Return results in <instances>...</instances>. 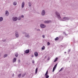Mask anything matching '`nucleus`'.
Masks as SVG:
<instances>
[{"instance_id":"obj_27","label":"nucleus","mask_w":78,"mask_h":78,"mask_svg":"<svg viewBox=\"0 0 78 78\" xmlns=\"http://www.w3.org/2000/svg\"><path fill=\"white\" fill-rule=\"evenodd\" d=\"M18 77H20V76H21V74H20L18 75Z\"/></svg>"},{"instance_id":"obj_7","label":"nucleus","mask_w":78,"mask_h":78,"mask_svg":"<svg viewBox=\"0 0 78 78\" xmlns=\"http://www.w3.org/2000/svg\"><path fill=\"white\" fill-rule=\"evenodd\" d=\"M50 22H51V21H44V23H50Z\"/></svg>"},{"instance_id":"obj_11","label":"nucleus","mask_w":78,"mask_h":78,"mask_svg":"<svg viewBox=\"0 0 78 78\" xmlns=\"http://www.w3.org/2000/svg\"><path fill=\"white\" fill-rule=\"evenodd\" d=\"M8 14H9V12H8V11H6L5 15L6 16H8Z\"/></svg>"},{"instance_id":"obj_17","label":"nucleus","mask_w":78,"mask_h":78,"mask_svg":"<svg viewBox=\"0 0 78 78\" xmlns=\"http://www.w3.org/2000/svg\"><path fill=\"white\" fill-rule=\"evenodd\" d=\"M18 54H17V53H16V54H15V56H16V57H17V56H18Z\"/></svg>"},{"instance_id":"obj_2","label":"nucleus","mask_w":78,"mask_h":78,"mask_svg":"<svg viewBox=\"0 0 78 78\" xmlns=\"http://www.w3.org/2000/svg\"><path fill=\"white\" fill-rule=\"evenodd\" d=\"M57 65H58L57 64H56V65H55V66H54V67L53 69V72H54V71H55V69H56L57 66Z\"/></svg>"},{"instance_id":"obj_4","label":"nucleus","mask_w":78,"mask_h":78,"mask_svg":"<svg viewBox=\"0 0 78 78\" xmlns=\"http://www.w3.org/2000/svg\"><path fill=\"white\" fill-rule=\"evenodd\" d=\"M40 27L41 28H45V25L44 24H42L40 25Z\"/></svg>"},{"instance_id":"obj_18","label":"nucleus","mask_w":78,"mask_h":78,"mask_svg":"<svg viewBox=\"0 0 78 78\" xmlns=\"http://www.w3.org/2000/svg\"><path fill=\"white\" fill-rule=\"evenodd\" d=\"M47 75H48V70L47 71L46 73L45 74V76Z\"/></svg>"},{"instance_id":"obj_34","label":"nucleus","mask_w":78,"mask_h":78,"mask_svg":"<svg viewBox=\"0 0 78 78\" xmlns=\"http://www.w3.org/2000/svg\"><path fill=\"white\" fill-rule=\"evenodd\" d=\"M32 63H33V64H34V61H33L32 62Z\"/></svg>"},{"instance_id":"obj_31","label":"nucleus","mask_w":78,"mask_h":78,"mask_svg":"<svg viewBox=\"0 0 78 78\" xmlns=\"http://www.w3.org/2000/svg\"><path fill=\"white\" fill-rule=\"evenodd\" d=\"M21 17H22V18H23L24 16L23 15H22V16H21Z\"/></svg>"},{"instance_id":"obj_9","label":"nucleus","mask_w":78,"mask_h":78,"mask_svg":"<svg viewBox=\"0 0 78 78\" xmlns=\"http://www.w3.org/2000/svg\"><path fill=\"white\" fill-rule=\"evenodd\" d=\"M16 58H14L13 60V62H15L16 61Z\"/></svg>"},{"instance_id":"obj_1","label":"nucleus","mask_w":78,"mask_h":78,"mask_svg":"<svg viewBox=\"0 0 78 78\" xmlns=\"http://www.w3.org/2000/svg\"><path fill=\"white\" fill-rule=\"evenodd\" d=\"M55 14H56V16H57L58 18L59 19H61V16H60V14L59 13H58V12H55Z\"/></svg>"},{"instance_id":"obj_33","label":"nucleus","mask_w":78,"mask_h":78,"mask_svg":"<svg viewBox=\"0 0 78 78\" xmlns=\"http://www.w3.org/2000/svg\"><path fill=\"white\" fill-rule=\"evenodd\" d=\"M34 57V56L33 55H31V57L32 58H33Z\"/></svg>"},{"instance_id":"obj_25","label":"nucleus","mask_w":78,"mask_h":78,"mask_svg":"<svg viewBox=\"0 0 78 78\" xmlns=\"http://www.w3.org/2000/svg\"><path fill=\"white\" fill-rule=\"evenodd\" d=\"M63 19H65V20H66V19H67V17H64L63 18Z\"/></svg>"},{"instance_id":"obj_16","label":"nucleus","mask_w":78,"mask_h":78,"mask_svg":"<svg viewBox=\"0 0 78 78\" xmlns=\"http://www.w3.org/2000/svg\"><path fill=\"white\" fill-rule=\"evenodd\" d=\"M59 40V38L58 37H57L55 39V41H58Z\"/></svg>"},{"instance_id":"obj_5","label":"nucleus","mask_w":78,"mask_h":78,"mask_svg":"<svg viewBox=\"0 0 78 78\" xmlns=\"http://www.w3.org/2000/svg\"><path fill=\"white\" fill-rule=\"evenodd\" d=\"M45 14V11H44V10H43L42 11V16H44Z\"/></svg>"},{"instance_id":"obj_21","label":"nucleus","mask_w":78,"mask_h":78,"mask_svg":"<svg viewBox=\"0 0 78 78\" xmlns=\"http://www.w3.org/2000/svg\"><path fill=\"white\" fill-rule=\"evenodd\" d=\"M45 78H49V76L48 75H46L45 76Z\"/></svg>"},{"instance_id":"obj_24","label":"nucleus","mask_w":78,"mask_h":78,"mask_svg":"<svg viewBox=\"0 0 78 78\" xmlns=\"http://www.w3.org/2000/svg\"><path fill=\"white\" fill-rule=\"evenodd\" d=\"M63 70V68H62L59 71V72H61V71H62Z\"/></svg>"},{"instance_id":"obj_6","label":"nucleus","mask_w":78,"mask_h":78,"mask_svg":"<svg viewBox=\"0 0 78 78\" xmlns=\"http://www.w3.org/2000/svg\"><path fill=\"white\" fill-rule=\"evenodd\" d=\"M34 55L35 56H38V53L37 52H35L34 53Z\"/></svg>"},{"instance_id":"obj_19","label":"nucleus","mask_w":78,"mask_h":78,"mask_svg":"<svg viewBox=\"0 0 78 78\" xmlns=\"http://www.w3.org/2000/svg\"><path fill=\"white\" fill-rule=\"evenodd\" d=\"M13 5H15V6L17 5V2H13Z\"/></svg>"},{"instance_id":"obj_29","label":"nucleus","mask_w":78,"mask_h":78,"mask_svg":"<svg viewBox=\"0 0 78 78\" xmlns=\"http://www.w3.org/2000/svg\"><path fill=\"white\" fill-rule=\"evenodd\" d=\"M42 37H43V38H44L45 37V35H43Z\"/></svg>"},{"instance_id":"obj_8","label":"nucleus","mask_w":78,"mask_h":78,"mask_svg":"<svg viewBox=\"0 0 78 78\" xmlns=\"http://www.w3.org/2000/svg\"><path fill=\"white\" fill-rule=\"evenodd\" d=\"M24 5H25V3H24V2H23L22 4V8H23L24 7Z\"/></svg>"},{"instance_id":"obj_35","label":"nucleus","mask_w":78,"mask_h":78,"mask_svg":"<svg viewBox=\"0 0 78 78\" xmlns=\"http://www.w3.org/2000/svg\"><path fill=\"white\" fill-rule=\"evenodd\" d=\"M66 53V52H65V53Z\"/></svg>"},{"instance_id":"obj_20","label":"nucleus","mask_w":78,"mask_h":78,"mask_svg":"<svg viewBox=\"0 0 78 78\" xmlns=\"http://www.w3.org/2000/svg\"><path fill=\"white\" fill-rule=\"evenodd\" d=\"M41 49L42 50H44L45 49V46H43V47H42L41 48Z\"/></svg>"},{"instance_id":"obj_23","label":"nucleus","mask_w":78,"mask_h":78,"mask_svg":"<svg viewBox=\"0 0 78 78\" xmlns=\"http://www.w3.org/2000/svg\"><path fill=\"white\" fill-rule=\"evenodd\" d=\"M20 19H21V17H19L18 18V20H20Z\"/></svg>"},{"instance_id":"obj_13","label":"nucleus","mask_w":78,"mask_h":78,"mask_svg":"<svg viewBox=\"0 0 78 78\" xmlns=\"http://www.w3.org/2000/svg\"><path fill=\"white\" fill-rule=\"evenodd\" d=\"M15 35H16V37H19V35L18 34V33H16Z\"/></svg>"},{"instance_id":"obj_10","label":"nucleus","mask_w":78,"mask_h":78,"mask_svg":"<svg viewBox=\"0 0 78 78\" xmlns=\"http://www.w3.org/2000/svg\"><path fill=\"white\" fill-rule=\"evenodd\" d=\"M30 52V50H26V51L25 52L26 53H28Z\"/></svg>"},{"instance_id":"obj_3","label":"nucleus","mask_w":78,"mask_h":78,"mask_svg":"<svg viewBox=\"0 0 78 78\" xmlns=\"http://www.w3.org/2000/svg\"><path fill=\"white\" fill-rule=\"evenodd\" d=\"M12 20L13 21H16L17 20V18L16 17H13L12 18Z\"/></svg>"},{"instance_id":"obj_28","label":"nucleus","mask_w":78,"mask_h":78,"mask_svg":"<svg viewBox=\"0 0 78 78\" xmlns=\"http://www.w3.org/2000/svg\"><path fill=\"white\" fill-rule=\"evenodd\" d=\"M25 75V74L24 75H23L22 76V77H23V76H24Z\"/></svg>"},{"instance_id":"obj_32","label":"nucleus","mask_w":78,"mask_h":78,"mask_svg":"<svg viewBox=\"0 0 78 78\" xmlns=\"http://www.w3.org/2000/svg\"><path fill=\"white\" fill-rule=\"evenodd\" d=\"M25 36L26 37H28V36H29V35H26Z\"/></svg>"},{"instance_id":"obj_15","label":"nucleus","mask_w":78,"mask_h":78,"mask_svg":"<svg viewBox=\"0 0 78 78\" xmlns=\"http://www.w3.org/2000/svg\"><path fill=\"white\" fill-rule=\"evenodd\" d=\"M3 20V18L2 17H0V22H2Z\"/></svg>"},{"instance_id":"obj_22","label":"nucleus","mask_w":78,"mask_h":78,"mask_svg":"<svg viewBox=\"0 0 78 78\" xmlns=\"http://www.w3.org/2000/svg\"><path fill=\"white\" fill-rule=\"evenodd\" d=\"M7 56L8 55L7 54L5 55L4 56V58H6V56Z\"/></svg>"},{"instance_id":"obj_26","label":"nucleus","mask_w":78,"mask_h":78,"mask_svg":"<svg viewBox=\"0 0 78 78\" xmlns=\"http://www.w3.org/2000/svg\"><path fill=\"white\" fill-rule=\"evenodd\" d=\"M50 44V43L49 42H48L47 43V45H49Z\"/></svg>"},{"instance_id":"obj_36","label":"nucleus","mask_w":78,"mask_h":78,"mask_svg":"<svg viewBox=\"0 0 78 78\" xmlns=\"http://www.w3.org/2000/svg\"><path fill=\"white\" fill-rule=\"evenodd\" d=\"M19 61L20 62V60H19Z\"/></svg>"},{"instance_id":"obj_14","label":"nucleus","mask_w":78,"mask_h":78,"mask_svg":"<svg viewBox=\"0 0 78 78\" xmlns=\"http://www.w3.org/2000/svg\"><path fill=\"white\" fill-rule=\"evenodd\" d=\"M37 68L36 70H35V73L36 74L37 73Z\"/></svg>"},{"instance_id":"obj_12","label":"nucleus","mask_w":78,"mask_h":78,"mask_svg":"<svg viewBox=\"0 0 78 78\" xmlns=\"http://www.w3.org/2000/svg\"><path fill=\"white\" fill-rule=\"evenodd\" d=\"M58 58L56 57L55 59L54 60V62H55L56 61H57V60H58Z\"/></svg>"},{"instance_id":"obj_30","label":"nucleus","mask_w":78,"mask_h":78,"mask_svg":"<svg viewBox=\"0 0 78 78\" xmlns=\"http://www.w3.org/2000/svg\"><path fill=\"white\" fill-rule=\"evenodd\" d=\"M29 6H31V4L30 3H29Z\"/></svg>"}]
</instances>
